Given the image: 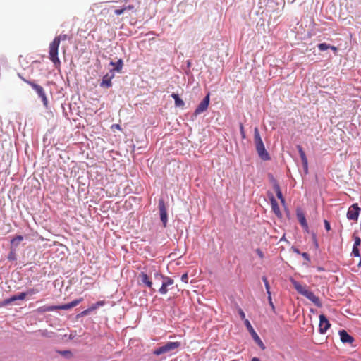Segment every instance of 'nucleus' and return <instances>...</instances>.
Instances as JSON below:
<instances>
[{
  "instance_id": "16",
  "label": "nucleus",
  "mask_w": 361,
  "mask_h": 361,
  "mask_svg": "<svg viewBox=\"0 0 361 361\" xmlns=\"http://www.w3.org/2000/svg\"><path fill=\"white\" fill-rule=\"evenodd\" d=\"M113 78H114V74H112L111 75H109V74L105 75L102 78V80L100 83V86L102 87H106V88H109V87H111V85H112L111 79Z\"/></svg>"
},
{
  "instance_id": "46",
  "label": "nucleus",
  "mask_w": 361,
  "mask_h": 361,
  "mask_svg": "<svg viewBox=\"0 0 361 361\" xmlns=\"http://www.w3.org/2000/svg\"><path fill=\"white\" fill-rule=\"evenodd\" d=\"M252 361H260V360H259V358H257V357H253V358L252 359Z\"/></svg>"
},
{
  "instance_id": "18",
  "label": "nucleus",
  "mask_w": 361,
  "mask_h": 361,
  "mask_svg": "<svg viewBox=\"0 0 361 361\" xmlns=\"http://www.w3.org/2000/svg\"><path fill=\"white\" fill-rule=\"evenodd\" d=\"M297 218H298V220L300 222V225L303 227V228H305V230H307L308 225H307L305 214L302 212H297Z\"/></svg>"
},
{
  "instance_id": "31",
  "label": "nucleus",
  "mask_w": 361,
  "mask_h": 361,
  "mask_svg": "<svg viewBox=\"0 0 361 361\" xmlns=\"http://www.w3.org/2000/svg\"><path fill=\"white\" fill-rule=\"evenodd\" d=\"M25 293H27V295H32L39 293V290L37 288H30Z\"/></svg>"
},
{
  "instance_id": "28",
  "label": "nucleus",
  "mask_w": 361,
  "mask_h": 361,
  "mask_svg": "<svg viewBox=\"0 0 361 361\" xmlns=\"http://www.w3.org/2000/svg\"><path fill=\"white\" fill-rule=\"evenodd\" d=\"M262 280H263V281L264 283V286H265V288H266L267 293V294H269L271 292H270V286H269V283L268 282V280H267V279L265 276H264L262 278Z\"/></svg>"
},
{
  "instance_id": "27",
  "label": "nucleus",
  "mask_w": 361,
  "mask_h": 361,
  "mask_svg": "<svg viewBox=\"0 0 361 361\" xmlns=\"http://www.w3.org/2000/svg\"><path fill=\"white\" fill-rule=\"evenodd\" d=\"M317 47L320 51H325L330 47V44L326 43H320L318 44Z\"/></svg>"
},
{
  "instance_id": "35",
  "label": "nucleus",
  "mask_w": 361,
  "mask_h": 361,
  "mask_svg": "<svg viewBox=\"0 0 361 361\" xmlns=\"http://www.w3.org/2000/svg\"><path fill=\"white\" fill-rule=\"evenodd\" d=\"M126 11V8H120V9H116V10L114 11V13H115L116 15L119 16V15L123 14V13H124V11Z\"/></svg>"
},
{
  "instance_id": "24",
  "label": "nucleus",
  "mask_w": 361,
  "mask_h": 361,
  "mask_svg": "<svg viewBox=\"0 0 361 361\" xmlns=\"http://www.w3.org/2000/svg\"><path fill=\"white\" fill-rule=\"evenodd\" d=\"M23 240V237L22 235H17L15 238H13L11 240V244L12 247H17L21 241Z\"/></svg>"
},
{
  "instance_id": "7",
  "label": "nucleus",
  "mask_w": 361,
  "mask_h": 361,
  "mask_svg": "<svg viewBox=\"0 0 361 361\" xmlns=\"http://www.w3.org/2000/svg\"><path fill=\"white\" fill-rule=\"evenodd\" d=\"M245 324L247 330L250 333L253 340L257 343V344L260 347L261 349L264 350L266 348V347H265L264 343L262 342V341L261 340V338H259L258 334L256 333V331L252 326V325L248 319H245Z\"/></svg>"
},
{
  "instance_id": "20",
  "label": "nucleus",
  "mask_w": 361,
  "mask_h": 361,
  "mask_svg": "<svg viewBox=\"0 0 361 361\" xmlns=\"http://www.w3.org/2000/svg\"><path fill=\"white\" fill-rule=\"evenodd\" d=\"M274 189L276 192V197L281 200V202L282 204H284L285 200H284L282 192L281 191L280 186L276 181H274Z\"/></svg>"
},
{
  "instance_id": "22",
  "label": "nucleus",
  "mask_w": 361,
  "mask_h": 361,
  "mask_svg": "<svg viewBox=\"0 0 361 361\" xmlns=\"http://www.w3.org/2000/svg\"><path fill=\"white\" fill-rule=\"evenodd\" d=\"M171 97L173 98L175 101V105L177 107H183L185 105L184 102L179 97L177 94L173 93Z\"/></svg>"
},
{
  "instance_id": "21",
  "label": "nucleus",
  "mask_w": 361,
  "mask_h": 361,
  "mask_svg": "<svg viewBox=\"0 0 361 361\" xmlns=\"http://www.w3.org/2000/svg\"><path fill=\"white\" fill-rule=\"evenodd\" d=\"M110 65L114 67V70L117 72H121L123 66V60L120 59L116 62L111 61Z\"/></svg>"
},
{
  "instance_id": "43",
  "label": "nucleus",
  "mask_w": 361,
  "mask_h": 361,
  "mask_svg": "<svg viewBox=\"0 0 361 361\" xmlns=\"http://www.w3.org/2000/svg\"><path fill=\"white\" fill-rule=\"evenodd\" d=\"M124 8H126V10H133L134 9V6L133 5H128L126 7H123Z\"/></svg>"
},
{
  "instance_id": "40",
  "label": "nucleus",
  "mask_w": 361,
  "mask_h": 361,
  "mask_svg": "<svg viewBox=\"0 0 361 361\" xmlns=\"http://www.w3.org/2000/svg\"><path fill=\"white\" fill-rule=\"evenodd\" d=\"M301 255L303 257V258L306 259L307 262L310 261V256L307 252H303Z\"/></svg>"
},
{
  "instance_id": "45",
  "label": "nucleus",
  "mask_w": 361,
  "mask_h": 361,
  "mask_svg": "<svg viewBox=\"0 0 361 361\" xmlns=\"http://www.w3.org/2000/svg\"><path fill=\"white\" fill-rule=\"evenodd\" d=\"M293 250L294 252H295V253H297L298 255L300 254V252L299 251V250L298 248L293 247Z\"/></svg>"
},
{
  "instance_id": "32",
  "label": "nucleus",
  "mask_w": 361,
  "mask_h": 361,
  "mask_svg": "<svg viewBox=\"0 0 361 361\" xmlns=\"http://www.w3.org/2000/svg\"><path fill=\"white\" fill-rule=\"evenodd\" d=\"M352 254H353L355 257H360V251H359L358 247H353Z\"/></svg>"
},
{
  "instance_id": "11",
  "label": "nucleus",
  "mask_w": 361,
  "mask_h": 361,
  "mask_svg": "<svg viewBox=\"0 0 361 361\" xmlns=\"http://www.w3.org/2000/svg\"><path fill=\"white\" fill-rule=\"evenodd\" d=\"M331 324L329 322V320L326 319V317L324 314L319 315V332L321 334H324L328 330V329L330 327Z\"/></svg>"
},
{
  "instance_id": "44",
  "label": "nucleus",
  "mask_w": 361,
  "mask_h": 361,
  "mask_svg": "<svg viewBox=\"0 0 361 361\" xmlns=\"http://www.w3.org/2000/svg\"><path fill=\"white\" fill-rule=\"evenodd\" d=\"M329 49H331L333 50L335 53L337 51L338 49L335 46L330 45V47Z\"/></svg>"
},
{
  "instance_id": "19",
  "label": "nucleus",
  "mask_w": 361,
  "mask_h": 361,
  "mask_svg": "<svg viewBox=\"0 0 361 361\" xmlns=\"http://www.w3.org/2000/svg\"><path fill=\"white\" fill-rule=\"evenodd\" d=\"M270 201L273 212L275 213L276 216H280L281 215V213L277 201L274 199L273 196H271V197L270 198Z\"/></svg>"
},
{
  "instance_id": "47",
  "label": "nucleus",
  "mask_w": 361,
  "mask_h": 361,
  "mask_svg": "<svg viewBox=\"0 0 361 361\" xmlns=\"http://www.w3.org/2000/svg\"><path fill=\"white\" fill-rule=\"evenodd\" d=\"M359 266L361 265V259H360V261H359V264H358Z\"/></svg>"
},
{
  "instance_id": "5",
  "label": "nucleus",
  "mask_w": 361,
  "mask_h": 361,
  "mask_svg": "<svg viewBox=\"0 0 361 361\" xmlns=\"http://www.w3.org/2000/svg\"><path fill=\"white\" fill-rule=\"evenodd\" d=\"M180 346V342H168L164 345H162L157 348L154 351V354L156 355H160L161 354L174 350Z\"/></svg>"
},
{
  "instance_id": "8",
  "label": "nucleus",
  "mask_w": 361,
  "mask_h": 361,
  "mask_svg": "<svg viewBox=\"0 0 361 361\" xmlns=\"http://www.w3.org/2000/svg\"><path fill=\"white\" fill-rule=\"evenodd\" d=\"M360 210V209L357 204H353L348 208L347 218L349 220L357 221L359 216Z\"/></svg>"
},
{
  "instance_id": "36",
  "label": "nucleus",
  "mask_w": 361,
  "mask_h": 361,
  "mask_svg": "<svg viewBox=\"0 0 361 361\" xmlns=\"http://www.w3.org/2000/svg\"><path fill=\"white\" fill-rule=\"evenodd\" d=\"M104 305V301H98L95 304L92 305L91 307H95V310L100 306H103Z\"/></svg>"
},
{
  "instance_id": "2",
  "label": "nucleus",
  "mask_w": 361,
  "mask_h": 361,
  "mask_svg": "<svg viewBox=\"0 0 361 361\" xmlns=\"http://www.w3.org/2000/svg\"><path fill=\"white\" fill-rule=\"evenodd\" d=\"M254 142L259 157L264 161L269 160L270 156L265 149L257 127L254 129Z\"/></svg>"
},
{
  "instance_id": "38",
  "label": "nucleus",
  "mask_w": 361,
  "mask_h": 361,
  "mask_svg": "<svg viewBox=\"0 0 361 361\" xmlns=\"http://www.w3.org/2000/svg\"><path fill=\"white\" fill-rule=\"evenodd\" d=\"M181 281H183L185 283H188V276L187 274H184L182 275Z\"/></svg>"
},
{
  "instance_id": "14",
  "label": "nucleus",
  "mask_w": 361,
  "mask_h": 361,
  "mask_svg": "<svg viewBox=\"0 0 361 361\" xmlns=\"http://www.w3.org/2000/svg\"><path fill=\"white\" fill-rule=\"evenodd\" d=\"M27 295V293L25 292L24 293H20L18 295H13L10 297L9 298L6 299L4 301V305H7L11 304L13 302L18 300H24L25 297Z\"/></svg>"
},
{
  "instance_id": "41",
  "label": "nucleus",
  "mask_w": 361,
  "mask_h": 361,
  "mask_svg": "<svg viewBox=\"0 0 361 361\" xmlns=\"http://www.w3.org/2000/svg\"><path fill=\"white\" fill-rule=\"evenodd\" d=\"M114 128L121 130V128L120 125H118V124H113L111 126V129H114Z\"/></svg>"
},
{
  "instance_id": "1",
  "label": "nucleus",
  "mask_w": 361,
  "mask_h": 361,
  "mask_svg": "<svg viewBox=\"0 0 361 361\" xmlns=\"http://www.w3.org/2000/svg\"><path fill=\"white\" fill-rule=\"evenodd\" d=\"M290 281L298 293L302 295L303 296L309 299L317 307H322V302L319 297L316 296L312 291L307 290L306 286H302L298 281H295L293 279H290Z\"/></svg>"
},
{
  "instance_id": "10",
  "label": "nucleus",
  "mask_w": 361,
  "mask_h": 361,
  "mask_svg": "<svg viewBox=\"0 0 361 361\" xmlns=\"http://www.w3.org/2000/svg\"><path fill=\"white\" fill-rule=\"evenodd\" d=\"M159 209L160 213V219L164 224V227H166L167 223V212L164 201L159 200Z\"/></svg>"
},
{
  "instance_id": "30",
  "label": "nucleus",
  "mask_w": 361,
  "mask_h": 361,
  "mask_svg": "<svg viewBox=\"0 0 361 361\" xmlns=\"http://www.w3.org/2000/svg\"><path fill=\"white\" fill-rule=\"evenodd\" d=\"M94 310H95V307H90L88 309L85 310L84 311H82L80 313V315L81 316H85V315L88 314L90 312H92V311H93Z\"/></svg>"
},
{
  "instance_id": "9",
  "label": "nucleus",
  "mask_w": 361,
  "mask_h": 361,
  "mask_svg": "<svg viewBox=\"0 0 361 361\" xmlns=\"http://www.w3.org/2000/svg\"><path fill=\"white\" fill-rule=\"evenodd\" d=\"M209 104V94H208L203 100L199 104L196 109L195 110L194 115L197 116L202 112L205 111Z\"/></svg>"
},
{
  "instance_id": "15",
  "label": "nucleus",
  "mask_w": 361,
  "mask_h": 361,
  "mask_svg": "<svg viewBox=\"0 0 361 361\" xmlns=\"http://www.w3.org/2000/svg\"><path fill=\"white\" fill-rule=\"evenodd\" d=\"M338 334L343 343L351 344L354 341L353 337L348 334L345 330H340Z\"/></svg>"
},
{
  "instance_id": "26",
  "label": "nucleus",
  "mask_w": 361,
  "mask_h": 361,
  "mask_svg": "<svg viewBox=\"0 0 361 361\" xmlns=\"http://www.w3.org/2000/svg\"><path fill=\"white\" fill-rule=\"evenodd\" d=\"M57 353L66 357H72V353L70 350H58Z\"/></svg>"
},
{
  "instance_id": "33",
  "label": "nucleus",
  "mask_w": 361,
  "mask_h": 361,
  "mask_svg": "<svg viewBox=\"0 0 361 361\" xmlns=\"http://www.w3.org/2000/svg\"><path fill=\"white\" fill-rule=\"evenodd\" d=\"M268 295V300H269V305L271 306V309L274 311L275 310V306L272 302V298H271V293L269 294H267Z\"/></svg>"
},
{
  "instance_id": "13",
  "label": "nucleus",
  "mask_w": 361,
  "mask_h": 361,
  "mask_svg": "<svg viewBox=\"0 0 361 361\" xmlns=\"http://www.w3.org/2000/svg\"><path fill=\"white\" fill-rule=\"evenodd\" d=\"M82 298L75 300L68 304L61 305H54L55 307V310H68L72 307L77 306L79 303L82 301Z\"/></svg>"
},
{
  "instance_id": "25",
  "label": "nucleus",
  "mask_w": 361,
  "mask_h": 361,
  "mask_svg": "<svg viewBox=\"0 0 361 361\" xmlns=\"http://www.w3.org/2000/svg\"><path fill=\"white\" fill-rule=\"evenodd\" d=\"M68 39L66 34H61L54 37V40L60 44L61 41H65Z\"/></svg>"
},
{
  "instance_id": "37",
  "label": "nucleus",
  "mask_w": 361,
  "mask_h": 361,
  "mask_svg": "<svg viewBox=\"0 0 361 361\" xmlns=\"http://www.w3.org/2000/svg\"><path fill=\"white\" fill-rule=\"evenodd\" d=\"M324 227L327 231H329L331 230V226L330 223L327 220H324Z\"/></svg>"
},
{
  "instance_id": "42",
  "label": "nucleus",
  "mask_w": 361,
  "mask_h": 361,
  "mask_svg": "<svg viewBox=\"0 0 361 361\" xmlns=\"http://www.w3.org/2000/svg\"><path fill=\"white\" fill-rule=\"evenodd\" d=\"M257 253L258 254V255H259V257L260 258L262 259L264 257V255H263L262 252L259 249L257 250Z\"/></svg>"
},
{
  "instance_id": "12",
  "label": "nucleus",
  "mask_w": 361,
  "mask_h": 361,
  "mask_svg": "<svg viewBox=\"0 0 361 361\" xmlns=\"http://www.w3.org/2000/svg\"><path fill=\"white\" fill-rule=\"evenodd\" d=\"M138 279L140 283L145 284L146 286L154 291V289L152 288V282L146 273L141 272L138 276Z\"/></svg>"
},
{
  "instance_id": "17",
  "label": "nucleus",
  "mask_w": 361,
  "mask_h": 361,
  "mask_svg": "<svg viewBox=\"0 0 361 361\" xmlns=\"http://www.w3.org/2000/svg\"><path fill=\"white\" fill-rule=\"evenodd\" d=\"M297 148H298V152L300 154V158H301V160H302L304 169H305V171H307L308 163H307V157L305 155V153L302 147L300 145H298Z\"/></svg>"
},
{
  "instance_id": "29",
  "label": "nucleus",
  "mask_w": 361,
  "mask_h": 361,
  "mask_svg": "<svg viewBox=\"0 0 361 361\" xmlns=\"http://www.w3.org/2000/svg\"><path fill=\"white\" fill-rule=\"evenodd\" d=\"M239 128H240V135H241L242 139H245L246 138L245 132V129H244V126L242 123H240Z\"/></svg>"
},
{
  "instance_id": "3",
  "label": "nucleus",
  "mask_w": 361,
  "mask_h": 361,
  "mask_svg": "<svg viewBox=\"0 0 361 361\" xmlns=\"http://www.w3.org/2000/svg\"><path fill=\"white\" fill-rule=\"evenodd\" d=\"M59 44L53 40L49 47V59L56 66H60V60L58 57Z\"/></svg>"
},
{
  "instance_id": "23",
  "label": "nucleus",
  "mask_w": 361,
  "mask_h": 361,
  "mask_svg": "<svg viewBox=\"0 0 361 361\" xmlns=\"http://www.w3.org/2000/svg\"><path fill=\"white\" fill-rule=\"evenodd\" d=\"M55 310L54 305L51 306H42L36 310L38 313H44L46 312H51Z\"/></svg>"
},
{
  "instance_id": "4",
  "label": "nucleus",
  "mask_w": 361,
  "mask_h": 361,
  "mask_svg": "<svg viewBox=\"0 0 361 361\" xmlns=\"http://www.w3.org/2000/svg\"><path fill=\"white\" fill-rule=\"evenodd\" d=\"M20 78H21V79L25 82H26L27 84L30 85L36 91V92L37 93L38 96L41 98V99H42V101L43 102V104L44 105V106L47 107V104H48V99L47 98V96H46V94H45L44 88L42 86L36 84L33 81L27 80H26L25 78H24L23 77H20Z\"/></svg>"
},
{
  "instance_id": "39",
  "label": "nucleus",
  "mask_w": 361,
  "mask_h": 361,
  "mask_svg": "<svg viewBox=\"0 0 361 361\" xmlns=\"http://www.w3.org/2000/svg\"><path fill=\"white\" fill-rule=\"evenodd\" d=\"M238 312H239L240 318L245 321L246 319H245V312L241 309H239Z\"/></svg>"
},
{
  "instance_id": "6",
  "label": "nucleus",
  "mask_w": 361,
  "mask_h": 361,
  "mask_svg": "<svg viewBox=\"0 0 361 361\" xmlns=\"http://www.w3.org/2000/svg\"><path fill=\"white\" fill-rule=\"evenodd\" d=\"M154 276L162 279V285L159 289V292L162 295H165L168 292V288L173 284V279L168 276H164L157 272L154 274Z\"/></svg>"
},
{
  "instance_id": "34",
  "label": "nucleus",
  "mask_w": 361,
  "mask_h": 361,
  "mask_svg": "<svg viewBox=\"0 0 361 361\" xmlns=\"http://www.w3.org/2000/svg\"><path fill=\"white\" fill-rule=\"evenodd\" d=\"M354 240H355V242H354V245H353V247H358V246H359V245H360V243H361V240H360V237L356 236V237H355V239H354Z\"/></svg>"
}]
</instances>
